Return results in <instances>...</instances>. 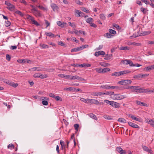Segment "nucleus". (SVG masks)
<instances>
[{"label": "nucleus", "instance_id": "1", "mask_svg": "<svg viewBox=\"0 0 154 154\" xmlns=\"http://www.w3.org/2000/svg\"><path fill=\"white\" fill-rule=\"evenodd\" d=\"M130 88L131 89L133 90L132 92H134L143 93L146 92L147 91L146 89L140 88L138 86H132L130 87Z\"/></svg>", "mask_w": 154, "mask_h": 154}, {"label": "nucleus", "instance_id": "2", "mask_svg": "<svg viewBox=\"0 0 154 154\" xmlns=\"http://www.w3.org/2000/svg\"><path fill=\"white\" fill-rule=\"evenodd\" d=\"M127 97L126 95H123L118 94H115L114 96L112 97V98L114 100H121Z\"/></svg>", "mask_w": 154, "mask_h": 154}, {"label": "nucleus", "instance_id": "3", "mask_svg": "<svg viewBox=\"0 0 154 154\" xmlns=\"http://www.w3.org/2000/svg\"><path fill=\"white\" fill-rule=\"evenodd\" d=\"M131 81L130 80H123L118 82V83L120 85H129L131 83Z\"/></svg>", "mask_w": 154, "mask_h": 154}, {"label": "nucleus", "instance_id": "4", "mask_svg": "<svg viewBox=\"0 0 154 154\" xmlns=\"http://www.w3.org/2000/svg\"><path fill=\"white\" fill-rule=\"evenodd\" d=\"M31 11L36 17L42 16V14L40 13V12L37 10L35 8H32L31 10Z\"/></svg>", "mask_w": 154, "mask_h": 154}, {"label": "nucleus", "instance_id": "5", "mask_svg": "<svg viewBox=\"0 0 154 154\" xmlns=\"http://www.w3.org/2000/svg\"><path fill=\"white\" fill-rule=\"evenodd\" d=\"M128 117L131 118L132 119L137 121L140 122H143V120L141 119H139L132 114H128L127 115Z\"/></svg>", "mask_w": 154, "mask_h": 154}, {"label": "nucleus", "instance_id": "6", "mask_svg": "<svg viewBox=\"0 0 154 154\" xmlns=\"http://www.w3.org/2000/svg\"><path fill=\"white\" fill-rule=\"evenodd\" d=\"M116 151L118 152L121 154H125L126 153V152L125 150H123L122 148L119 147H117L116 149Z\"/></svg>", "mask_w": 154, "mask_h": 154}, {"label": "nucleus", "instance_id": "7", "mask_svg": "<svg viewBox=\"0 0 154 154\" xmlns=\"http://www.w3.org/2000/svg\"><path fill=\"white\" fill-rule=\"evenodd\" d=\"M145 122L146 123L150 124L154 128V121L152 119H145Z\"/></svg>", "mask_w": 154, "mask_h": 154}, {"label": "nucleus", "instance_id": "8", "mask_svg": "<svg viewBox=\"0 0 154 154\" xmlns=\"http://www.w3.org/2000/svg\"><path fill=\"white\" fill-rule=\"evenodd\" d=\"M128 124L130 126L133 128H140V127L137 125L131 122H128Z\"/></svg>", "mask_w": 154, "mask_h": 154}, {"label": "nucleus", "instance_id": "9", "mask_svg": "<svg viewBox=\"0 0 154 154\" xmlns=\"http://www.w3.org/2000/svg\"><path fill=\"white\" fill-rule=\"evenodd\" d=\"M51 7L54 11H57L59 9L58 6L56 4L54 3L51 4Z\"/></svg>", "mask_w": 154, "mask_h": 154}, {"label": "nucleus", "instance_id": "10", "mask_svg": "<svg viewBox=\"0 0 154 154\" xmlns=\"http://www.w3.org/2000/svg\"><path fill=\"white\" fill-rule=\"evenodd\" d=\"M110 105L115 108H119L120 106L119 104L118 103L114 101H112Z\"/></svg>", "mask_w": 154, "mask_h": 154}, {"label": "nucleus", "instance_id": "11", "mask_svg": "<svg viewBox=\"0 0 154 154\" xmlns=\"http://www.w3.org/2000/svg\"><path fill=\"white\" fill-rule=\"evenodd\" d=\"M57 24L58 26L62 28H63L64 27V26L67 24V23H66L62 22L60 21H58L57 22Z\"/></svg>", "mask_w": 154, "mask_h": 154}, {"label": "nucleus", "instance_id": "12", "mask_svg": "<svg viewBox=\"0 0 154 154\" xmlns=\"http://www.w3.org/2000/svg\"><path fill=\"white\" fill-rule=\"evenodd\" d=\"M154 69V65L152 66H150L145 67L144 70L145 71H147L153 69Z\"/></svg>", "mask_w": 154, "mask_h": 154}, {"label": "nucleus", "instance_id": "13", "mask_svg": "<svg viewBox=\"0 0 154 154\" xmlns=\"http://www.w3.org/2000/svg\"><path fill=\"white\" fill-rule=\"evenodd\" d=\"M81 50H82L81 47H79L77 48H72L71 50V52H77Z\"/></svg>", "mask_w": 154, "mask_h": 154}, {"label": "nucleus", "instance_id": "14", "mask_svg": "<svg viewBox=\"0 0 154 154\" xmlns=\"http://www.w3.org/2000/svg\"><path fill=\"white\" fill-rule=\"evenodd\" d=\"M45 34L48 36H49L51 38L55 37L56 35L50 32H45Z\"/></svg>", "mask_w": 154, "mask_h": 154}, {"label": "nucleus", "instance_id": "15", "mask_svg": "<svg viewBox=\"0 0 154 154\" xmlns=\"http://www.w3.org/2000/svg\"><path fill=\"white\" fill-rule=\"evenodd\" d=\"M131 71L129 70H124L119 72L120 75L125 74H129L131 72Z\"/></svg>", "mask_w": 154, "mask_h": 154}, {"label": "nucleus", "instance_id": "16", "mask_svg": "<svg viewBox=\"0 0 154 154\" xmlns=\"http://www.w3.org/2000/svg\"><path fill=\"white\" fill-rule=\"evenodd\" d=\"M80 67H90L91 66V65L90 64L88 63H83L82 64H80Z\"/></svg>", "mask_w": 154, "mask_h": 154}, {"label": "nucleus", "instance_id": "17", "mask_svg": "<svg viewBox=\"0 0 154 154\" xmlns=\"http://www.w3.org/2000/svg\"><path fill=\"white\" fill-rule=\"evenodd\" d=\"M112 56V54H106L105 56V57L104 58V59L106 60H109L111 59Z\"/></svg>", "mask_w": 154, "mask_h": 154}, {"label": "nucleus", "instance_id": "18", "mask_svg": "<svg viewBox=\"0 0 154 154\" xmlns=\"http://www.w3.org/2000/svg\"><path fill=\"white\" fill-rule=\"evenodd\" d=\"M91 103L97 105H99L101 104H100V103L99 102L98 100H96L92 99V100H91Z\"/></svg>", "mask_w": 154, "mask_h": 154}, {"label": "nucleus", "instance_id": "19", "mask_svg": "<svg viewBox=\"0 0 154 154\" xmlns=\"http://www.w3.org/2000/svg\"><path fill=\"white\" fill-rule=\"evenodd\" d=\"M136 103L137 104L141 105V106H147V104L143 103L142 102H141L140 101H139L137 100L136 101Z\"/></svg>", "mask_w": 154, "mask_h": 154}, {"label": "nucleus", "instance_id": "20", "mask_svg": "<svg viewBox=\"0 0 154 154\" xmlns=\"http://www.w3.org/2000/svg\"><path fill=\"white\" fill-rule=\"evenodd\" d=\"M88 115L91 118H92L93 119L95 120H97V119L96 116L94 114L92 113H90Z\"/></svg>", "mask_w": 154, "mask_h": 154}, {"label": "nucleus", "instance_id": "21", "mask_svg": "<svg viewBox=\"0 0 154 154\" xmlns=\"http://www.w3.org/2000/svg\"><path fill=\"white\" fill-rule=\"evenodd\" d=\"M86 22L89 24L93 22L94 20L93 18L91 17H89L86 20Z\"/></svg>", "mask_w": 154, "mask_h": 154}, {"label": "nucleus", "instance_id": "22", "mask_svg": "<svg viewBox=\"0 0 154 154\" xmlns=\"http://www.w3.org/2000/svg\"><path fill=\"white\" fill-rule=\"evenodd\" d=\"M7 8L10 11H12L13 9H14L15 8V6L14 5L11 4V5L7 7Z\"/></svg>", "mask_w": 154, "mask_h": 154}, {"label": "nucleus", "instance_id": "23", "mask_svg": "<svg viewBox=\"0 0 154 154\" xmlns=\"http://www.w3.org/2000/svg\"><path fill=\"white\" fill-rule=\"evenodd\" d=\"M110 69L109 68H106L104 69H102V73H105L107 72H108L110 71Z\"/></svg>", "mask_w": 154, "mask_h": 154}, {"label": "nucleus", "instance_id": "24", "mask_svg": "<svg viewBox=\"0 0 154 154\" xmlns=\"http://www.w3.org/2000/svg\"><path fill=\"white\" fill-rule=\"evenodd\" d=\"M109 89H116L118 90L119 89V87L118 86H109Z\"/></svg>", "mask_w": 154, "mask_h": 154}, {"label": "nucleus", "instance_id": "25", "mask_svg": "<svg viewBox=\"0 0 154 154\" xmlns=\"http://www.w3.org/2000/svg\"><path fill=\"white\" fill-rule=\"evenodd\" d=\"M143 148L144 151H147L149 152H150L151 151V150L148 149V147L146 146H143Z\"/></svg>", "mask_w": 154, "mask_h": 154}, {"label": "nucleus", "instance_id": "26", "mask_svg": "<svg viewBox=\"0 0 154 154\" xmlns=\"http://www.w3.org/2000/svg\"><path fill=\"white\" fill-rule=\"evenodd\" d=\"M129 47L127 46H121L119 47V49L120 50H128L129 49Z\"/></svg>", "mask_w": 154, "mask_h": 154}, {"label": "nucleus", "instance_id": "27", "mask_svg": "<svg viewBox=\"0 0 154 154\" xmlns=\"http://www.w3.org/2000/svg\"><path fill=\"white\" fill-rule=\"evenodd\" d=\"M119 72H117L113 73L111 75L112 76H120Z\"/></svg>", "mask_w": 154, "mask_h": 154}, {"label": "nucleus", "instance_id": "28", "mask_svg": "<svg viewBox=\"0 0 154 154\" xmlns=\"http://www.w3.org/2000/svg\"><path fill=\"white\" fill-rule=\"evenodd\" d=\"M18 62L20 63H26V59H18L17 60Z\"/></svg>", "mask_w": 154, "mask_h": 154}, {"label": "nucleus", "instance_id": "29", "mask_svg": "<svg viewBox=\"0 0 154 154\" xmlns=\"http://www.w3.org/2000/svg\"><path fill=\"white\" fill-rule=\"evenodd\" d=\"M32 23L33 24H35L36 25V26H39L40 25V24L38 23V22L34 20V19L33 20H32Z\"/></svg>", "mask_w": 154, "mask_h": 154}, {"label": "nucleus", "instance_id": "30", "mask_svg": "<svg viewBox=\"0 0 154 154\" xmlns=\"http://www.w3.org/2000/svg\"><path fill=\"white\" fill-rule=\"evenodd\" d=\"M118 121L122 123L126 122V120L124 119L121 118L119 119Z\"/></svg>", "mask_w": 154, "mask_h": 154}, {"label": "nucleus", "instance_id": "31", "mask_svg": "<svg viewBox=\"0 0 154 154\" xmlns=\"http://www.w3.org/2000/svg\"><path fill=\"white\" fill-rule=\"evenodd\" d=\"M106 34V35H104V36H105V37L107 38H111L112 36H113V35H111L109 32V33L107 32Z\"/></svg>", "mask_w": 154, "mask_h": 154}, {"label": "nucleus", "instance_id": "32", "mask_svg": "<svg viewBox=\"0 0 154 154\" xmlns=\"http://www.w3.org/2000/svg\"><path fill=\"white\" fill-rule=\"evenodd\" d=\"M15 13L18 14L21 17H23L24 15L23 14L21 11L18 10H16L15 11Z\"/></svg>", "mask_w": 154, "mask_h": 154}, {"label": "nucleus", "instance_id": "33", "mask_svg": "<svg viewBox=\"0 0 154 154\" xmlns=\"http://www.w3.org/2000/svg\"><path fill=\"white\" fill-rule=\"evenodd\" d=\"M60 143L61 145V149H63V147H64V148L65 149V145L64 144V142L62 140H60Z\"/></svg>", "mask_w": 154, "mask_h": 154}, {"label": "nucleus", "instance_id": "34", "mask_svg": "<svg viewBox=\"0 0 154 154\" xmlns=\"http://www.w3.org/2000/svg\"><path fill=\"white\" fill-rule=\"evenodd\" d=\"M104 118L106 119L111 120L112 118H111V116L107 115H105L103 116Z\"/></svg>", "mask_w": 154, "mask_h": 154}, {"label": "nucleus", "instance_id": "35", "mask_svg": "<svg viewBox=\"0 0 154 154\" xmlns=\"http://www.w3.org/2000/svg\"><path fill=\"white\" fill-rule=\"evenodd\" d=\"M151 33V32L149 31H147L143 32V33L140 34V35L141 34L143 35H146L149 34Z\"/></svg>", "mask_w": 154, "mask_h": 154}, {"label": "nucleus", "instance_id": "36", "mask_svg": "<svg viewBox=\"0 0 154 154\" xmlns=\"http://www.w3.org/2000/svg\"><path fill=\"white\" fill-rule=\"evenodd\" d=\"M109 31L110 33L113 35H115L116 34V32L115 30H113L111 29H109Z\"/></svg>", "mask_w": 154, "mask_h": 154}, {"label": "nucleus", "instance_id": "37", "mask_svg": "<svg viewBox=\"0 0 154 154\" xmlns=\"http://www.w3.org/2000/svg\"><path fill=\"white\" fill-rule=\"evenodd\" d=\"M0 79L1 81H2L3 82L7 84V83L8 81V80H7L6 79H5L2 77L0 78Z\"/></svg>", "mask_w": 154, "mask_h": 154}, {"label": "nucleus", "instance_id": "38", "mask_svg": "<svg viewBox=\"0 0 154 154\" xmlns=\"http://www.w3.org/2000/svg\"><path fill=\"white\" fill-rule=\"evenodd\" d=\"M81 10L86 13H90V11L88 10H87L85 7H82Z\"/></svg>", "mask_w": 154, "mask_h": 154}, {"label": "nucleus", "instance_id": "39", "mask_svg": "<svg viewBox=\"0 0 154 154\" xmlns=\"http://www.w3.org/2000/svg\"><path fill=\"white\" fill-rule=\"evenodd\" d=\"M128 60H122L121 61V63L125 64H128Z\"/></svg>", "mask_w": 154, "mask_h": 154}, {"label": "nucleus", "instance_id": "40", "mask_svg": "<svg viewBox=\"0 0 154 154\" xmlns=\"http://www.w3.org/2000/svg\"><path fill=\"white\" fill-rule=\"evenodd\" d=\"M109 85H103L101 86L100 88H103L109 89Z\"/></svg>", "mask_w": 154, "mask_h": 154}, {"label": "nucleus", "instance_id": "41", "mask_svg": "<svg viewBox=\"0 0 154 154\" xmlns=\"http://www.w3.org/2000/svg\"><path fill=\"white\" fill-rule=\"evenodd\" d=\"M47 77V75L45 74H44V75H42V74H40L39 78H40L43 79H44V78H46Z\"/></svg>", "mask_w": 154, "mask_h": 154}, {"label": "nucleus", "instance_id": "42", "mask_svg": "<svg viewBox=\"0 0 154 154\" xmlns=\"http://www.w3.org/2000/svg\"><path fill=\"white\" fill-rule=\"evenodd\" d=\"M68 23L69 25L73 27V28L76 27V26L74 23H72L70 22H69Z\"/></svg>", "mask_w": 154, "mask_h": 154}, {"label": "nucleus", "instance_id": "43", "mask_svg": "<svg viewBox=\"0 0 154 154\" xmlns=\"http://www.w3.org/2000/svg\"><path fill=\"white\" fill-rule=\"evenodd\" d=\"M113 26L116 27L117 29H121V28L119 25L116 23H114L113 24Z\"/></svg>", "mask_w": 154, "mask_h": 154}, {"label": "nucleus", "instance_id": "44", "mask_svg": "<svg viewBox=\"0 0 154 154\" xmlns=\"http://www.w3.org/2000/svg\"><path fill=\"white\" fill-rule=\"evenodd\" d=\"M95 70L97 72L102 73V68H96L95 69Z\"/></svg>", "mask_w": 154, "mask_h": 154}, {"label": "nucleus", "instance_id": "45", "mask_svg": "<svg viewBox=\"0 0 154 154\" xmlns=\"http://www.w3.org/2000/svg\"><path fill=\"white\" fill-rule=\"evenodd\" d=\"M74 127L75 128V130H76V132L78 131V128L79 127V125L78 124H75L74 125Z\"/></svg>", "mask_w": 154, "mask_h": 154}, {"label": "nucleus", "instance_id": "46", "mask_svg": "<svg viewBox=\"0 0 154 154\" xmlns=\"http://www.w3.org/2000/svg\"><path fill=\"white\" fill-rule=\"evenodd\" d=\"M131 45H136L138 46H140L141 45V44L140 43L132 42L131 44Z\"/></svg>", "mask_w": 154, "mask_h": 154}, {"label": "nucleus", "instance_id": "47", "mask_svg": "<svg viewBox=\"0 0 154 154\" xmlns=\"http://www.w3.org/2000/svg\"><path fill=\"white\" fill-rule=\"evenodd\" d=\"M40 46L41 47H42V48H48V45H45L44 44H40Z\"/></svg>", "mask_w": 154, "mask_h": 154}, {"label": "nucleus", "instance_id": "48", "mask_svg": "<svg viewBox=\"0 0 154 154\" xmlns=\"http://www.w3.org/2000/svg\"><path fill=\"white\" fill-rule=\"evenodd\" d=\"M40 75V73H36L33 75V77L35 78H39Z\"/></svg>", "mask_w": 154, "mask_h": 154}, {"label": "nucleus", "instance_id": "49", "mask_svg": "<svg viewBox=\"0 0 154 154\" xmlns=\"http://www.w3.org/2000/svg\"><path fill=\"white\" fill-rule=\"evenodd\" d=\"M11 25V23L8 20H7L5 22V26L7 27Z\"/></svg>", "mask_w": 154, "mask_h": 154}, {"label": "nucleus", "instance_id": "50", "mask_svg": "<svg viewBox=\"0 0 154 154\" xmlns=\"http://www.w3.org/2000/svg\"><path fill=\"white\" fill-rule=\"evenodd\" d=\"M100 18L102 20H104L106 19V17L103 14H100Z\"/></svg>", "mask_w": 154, "mask_h": 154}, {"label": "nucleus", "instance_id": "51", "mask_svg": "<svg viewBox=\"0 0 154 154\" xmlns=\"http://www.w3.org/2000/svg\"><path fill=\"white\" fill-rule=\"evenodd\" d=\"M140 10H141V11L142 12H143L144 14H145L146 13V11L147 10L145 8L143 7H141L140 8Z\"/></svg>", "mask_w": 154, "mask_h": 154}, {"label": "nucleus", "instance_id": "52", "mask_svg": "<svg viewBox=\"0 0 154 154\" xmlns=\"http://www.w3.org/2000/svg\"><path fill=\"white\" fill-rule=\"evenodd\" d=\"M8 149L10 148H13L14 149V146L12 143L9 144L8 145Z\"/></svg>", "mask_w": 154, "mask_h": 154}, {"label": "nucleus", "instance_id": "53", "mask_svg": "<svg viewBox=\"0 0 154 154\" xmlns=\"http://www.w3.org/2000/svg\"><path fill=\"white\" fill-rule=\"evenodd\" d=\"M65 91H72V90H73V88L72 87H69L68 88H64L63 89Z\"/></svg>", "mask_w": 154, "mask_h": 154}, {"label": "nucleus", "instance_id": "54", "mask_svg": "<svg viewBox=\"0 0 154 154\" xmlns=\"http://www.w3.org/2000/svg\"><path fill=\"white\" fill-rule=\"evenodd\" d=\"M55 98L56 99V100L57 101H59L60 100V101H62V99L60 97L58 96H55Z\"/></svg>", "mask_w": 154, "mask_h": 154}, {"label": "nucleus", "instance_id": "55", "mask_svg": "<svg viewBox=\"0 0 154 154\" xmlns=\"http://www.w3.org/2000/svg\"><path fill=\"white\" fill-rule=\"evenodd\" d=\"M140 35H137L135 34H134L133 35L131 36L130 37V38H135L137 37H138L139 36H140Z\"/></svg>", "mask_w": 154, "mask_h": 154}, {"label": "nucleus", "instance_id": "56", "mask_svg": "<svg viewBox=\"0 0 154 154\" xmlns=\"http://www.w3.org/2000/svg\"><path fill=\"white\" fill-rule=\"evenodd\" d=\"M81 11L78 10H75V13L78 14V16L79 17H80V14L81 13Z\"/></svg>", "mask_w": 154, "mask_h": 154}, {"label": "nucleus", "instance_id": "57", "mask_svg": "<svg viewBox=\"0 0 154 154\" xmlns=\"http://www.w3.org/2000/svg\"><path fill=\"white\" fill-rule=\"evenodd\" d=\"M42 103L43 105L45 106L48 105V101L46 100H43L42 102Z\"/></svg>", "mask_w": 154, "mask_h": 154}, {"label": "nucleus", "instance_id": "58", "mask_svg": "<svg viewBox=\"0 0 154 154\" xmlns=\"http://www.w3.org/2000/svg\"><path fill=\"white\" fill-rule=\"evenodd\" d=\"M11 57L8 54H7L6 55V60L9 61L11 60Z\"/></svg>", "mask_w": 154, "mask_h": 154}, {"label": "nucleus", "instance_id": "59", "mask_svg": "<svg viewBox=\"0 0 154 154\" xmlns=\"http://www.w3.org/2000/svg\"><path fill=\"white\" fill-rule=\"evenodd\" d=\"M108 63H100V64L102 66L104 67H106V66H107V64H108Z\"/></svg>", "mask_w": 154, "mask_h": 154}, {"label": "nucleus", "instance_id": "60", "mask_svg": "<svg viewBox=\"0 0 154 154\" xmlns=\"http://www.w3.org/2000/svg\"><path fill=\"white\" fill-rule=\"evenodd\" d=\"M77 79L79 81H85V79L82 78V77H80L79 76H78Z\"/></svg>", "mask_w": 154, "mask_h": 154}, {"label": "nucleus", "instance_id": "61", "mask_svg": "<svg viewBox=\"0 0 154 154\" xmlns=\"http://www.w3.org/2000/svg\"><path fill=\"white\" fill-rule=\"evenodd\" d=\"M118 47V46L115 47L113 48H112L111 50V53H113V52L115 51V50L116 49H117Z\"/></svg>", "mask_w": 154, "mask_h": 154}, {"label": "nucleus", "instance_id": "62", "mask_svg": "<svg viewBox=\"0 0 154 154\" xmlns=\"http://www.w3.org/2000/svg\"><path fill=\"white\" fill-rule=\"evenodd\" d=\"M45 24L47 25L46 28H47L48 26L50 25V23L47 20H45Z\"/></svg>", "mask_w": 154, "mask_h": 154}, {"label": "nucleus", "instance_id": "63", "mask_svg": "<svg viewBox=\"0 0 154 154\" xmlns=\"http://www.w3.org/2000/svg\"><path fill=\"white\" fill-rule=\"evenodd\" d=\"M99 54L100 55H105V53L104 51H98Z\"/></svg>", "mask_w": 154, "mask_h": 154}, {"label": "nucleus", "instance_id": "64", "mask_svg": "<svg viewBox=\"0 0 154 154\" xmlns=\"http://www.w3.org/2000/svg\"><path fill=\"white\" fill-rule=\"evenodd\" d=\"M90 24V26L94 28H96L97 26L96 25L93 23H91Z\"/></svg>", "mask_w": 154, "mask_h": 154}]
</instances>
